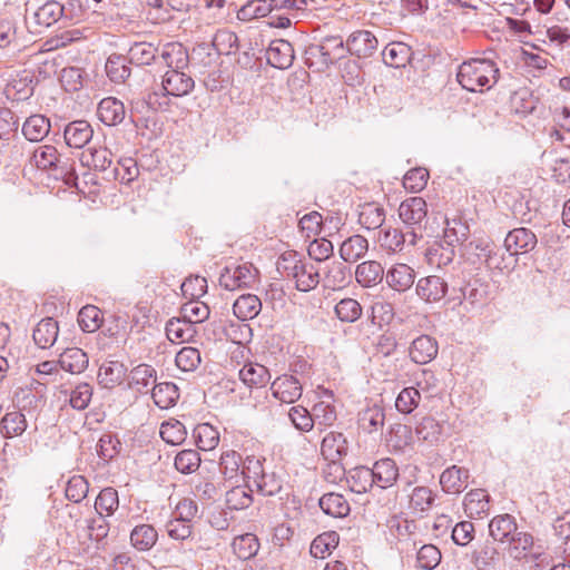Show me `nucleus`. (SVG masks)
I'll list each match as a JSON object with an SVG mask.
<instances>
[{
  "label": "nucleus",
  "mask_w": 570,
  "mask_h": 570,
  "mask_svg": "<svg viewBox=\"0 0 570 570\" xmlns=\"http://www.w3.org/2000/svg\"><path fill=\"white\" fill-rule=\"evenodd\" d=\"M158 540V532L151 524H138L130 532L131 546L138 551H149Z\"/></svg>",
  "instance_id": "obj_35"
},
{
  "label": "nucleus",
  "mask_w": 570,
  "mask_h": 570,
  "mask_svg": "<svg viewBox=\"0 0 570 570\" xmlns=\"http://www.w3.org/2000/svg\"><path fill=\"white\" fill-rule=\"evenodd\" d=\"M252 488L264 497H273L282 491L283 480L274 471H265Z\"/></svg>",
  "instance_id": "obj_48"
},
{
  "label": "nucleus",
  "mask_w": 570,
  "mask_h": 570,
  "mask_svg": "<svg viewBox=\"0 0 570 570\" xmlns=\"http://www.w3.org/2000/svg\"><path fill=\"white\" fill-rule=\"evenodd\" d=\"M185 69L167 70L163 77V89L166 95L183 97L195 86L193 78L184 72Z\"/></svg>",
  "instance_id": "obj_14"
},
{
  "label": "nucleus",
  "mask_w": 570,
  "mask_h": 570,
  "mask_svg": "<svg viewBox=\"0 0 570 570\" xmlns=\"http://www.w3.org/2000/svg\"><path fill=\"white\" fill-rule=\"evenodd\" d=\"M78 324L83 332L92 333L100 327V309L94 305L83 306L78 313Z\"/></svg>",
  "instance_id": "obj_63"
},
{
  "label": "nucleus",
  "mask_w": 570,
  "mask_h": 570,
  "mask_svg": "<svg viewBox=\"0 0 570 570\" xmlns=\"http://www.w3.org/2000/svg\"><path fill=\"white\" fill-rule=\"evenodd\" d=\"M421 393L414 386L404 387L395 400V407L402 414H411L420 404Z\"/></svg>",
  "instance_id": "obj_58"
},
{
  "label": "nucleus",
  "mask_w": 570,
  "mask_h": 570,
  "mask_svg": "<svg viewBox=\"0 0 570 570\" xmlns=\"http://www.w3.org/2000/svg\"><path fill=\"white\" fill-rule=\"evenodd\" d=\"M316 50L322 56V61L325 65L334 63L336 60L344 57L346 49V42L344 43L340 36H326L324 37Z\"/></svg>",
  "instance_id": "obj_23"
},
{
  "label": "nucleus",
  "mask_w": 570,
  "mask_h": 570,
  "mask_svg": "<svg viewBox=\"0 0 570 570\" xmlns=\"http://www.w3.org/2000/svg\"><path fill=\"white\" fill-rule=\"evenodd\" d=\"M272 395L286 404L295 403L301 399L303 384L294 375L284 374L276 377L271 385Z\"/></svg>",
  "instance_id": "obj_8"
},
{
  "label": "nucleus",
  "mask_w": 570,
  "mask_h": 570,
  "mask_svg": "<svg viewBox=\"0 0 570 570\" xmlns=\"http://www.w3.org/2000/svg\"><path fill=\"white\" fill-rule=\"evenodd\" d=\"M507 552L513 560L527 562L543 561L546 554L542 542L524 531H518L509 539Z\"/></svg>",
  "instance_id": "obj_2"
},
{
  "label": "nucleus",
  "mask_w": 570,
  "mask_h": 570,
  "mask_svg": "<svg viewBox=\"0 0 570 570\" xmlns=\"http://www.w3.org/2000/svg\"><path fill=\"white\" fill-rule=\"evenodd\" d=\"M213 47L219 55H232L238 50V37L228 29L218 30L213 38Z\"/></svg>",
  "instance_id": "obj_55"
},
{
  "label": "nucleus",
  "mask_w": 570,
  "mask_h": 570,
  "mask_svg": "<svg viewBox=\"0 0 570 570\" xmlns=\"http://www.w3.org/2000/svg\"><path fill=\"white\" fill-rule=\"evenodd\" d=\"M209 314V307L199 301H190L181 306V317L187 320L194 326L207 320Z\"/></svg>",
  "instance_id": "obj_61"
},
{
  "label": "nucleus",
  "mask_w": 570,
  "mask_h": 570,
  "mask_svg": "<svg viewBox=\"0 0 570 570\" xmlns=\"http://www.w3.org/2000/svg\"><path fill=\"white\" fill-rule=\"evenodd\" d=\"M346 438L340 432L327 433L321 444V452L325 460L336 462L347 454Z\"/></svg>",
  "instance_id": "obj_20"
},
{
  "label": "nucleus",
  "mask_w": 570,
  "mask_h": 570,
  "mask_svg": "<svg viewBox=\"0 0 570 570\" xmlns=\"http://www.w3.org/2000/svg\"><path fill=\"white\" fill-rule=\"evenodd\" d=\"M27 429V420L20 411L8 412L1 420V431L4 438L21 435Z\"/></svg>",
  "instance_id": "obj_50"
},
{
  "label": "nucleus",
  "mask_w": 570,
  "mask_h": 570,
  "mask_svg": "<svg viewBox=\"0 0 570 570\" xmlns=\"http://www.w3.org/2000/svg\"><path fill=\"white\" fill-rule=\"evenodd\" d=\"M422 237V233H416L415 230L402 232L397 228L389 227L380 230L377 240L384 249L397 253L404 249L405 244L414 246Z\"/></svg>",
  "instance_id": "obj_7"
},
{
  "label": "nucleus",
  "mask_w": 570,
  "mask_h": 570,
  "mask_svg": "<svg viewBox=\"0 0 570 570\" xmlns=\"http://www.w3.org/2000/svg\"><path fill=\"white\" fill-rule=\"evenodd\" d=\"M240 381L248 387H263L271 381L267 367L258 363H247L239 370Z\"/></svg>",
  "instance_id": "obj_27"
},
{
  "label": "nucleus",
  "mask_w": 570,
  "mask_h": 570,
  "mask_svg": "<svg viewBox=\"0 0 570 570\" xmlns=\"http://www.w3.org/2000/svg\"><path fill=\"white\" fill-rule=\"evenodd\" d=\"M252 485H237L226 492V505L230 510H243L248 508L253 502Z\"/></svg>",
  "instance_id": "obj_52"
},
{
  "label": "nucleus",
  "mask_w": 570,
  "mask_h": 570,
  "mask_svg": "<svg viewBox=\"0 0 570 570\" xmlns=\"http://www.w3.org/2000/svg\"><path fill=\"white\" fill-rule=\"evenodd\" d=\"M350 489L355 493H365L374 488V481L371 469L367 466H356L352 469L347 476Z\"/></svg>",
  "instance_id": "obj_43"
},
{
  "label": "nucleus",
  "mask_w": 570,
  "mask_h": 570,
  "mask_svg": "<svg viewBox=\"0 0 570 570\" xmlns=\"http://www.w3.org/2000/svg\"><path fill=\"white\" fill-rule=\"evenodd\" d=\"M119 505L118 492L114 488L102 489L95 501V509L98 514L111 515Z\"/></svg>",
  "instance_id": "obj_56"
},
{
  "label": "nucleus",
  "mask_w": 570,
  "mask_h": 570,
  "mask_svg": "<svg viewBox=\"0 0 570 570\" xmlns=\"http://www.w3.org/2000/svg\"><path fill=\"white\" fill-rule=\"evenodd\" d=\"M157 48L150 42H136L129 51V62L137 66H148L156 59Z\"/></svg>",
  "instance_id": "obj_51"
},
{
  "label": "nucleus",
  "mask_w": 570,
  "mask_h": 570,
  "mask_svg": "<svg viewBox=\"0 0 570 570\" xmlns=\"http://www.w3.org/2000/svg\"><path fill=\"white\" fill-rule=\"evenodd\" d=\"M59 334L58 322L52 317L42 318L33 330V341L40 348L51 347Z\"/></svg>",
  "instance_id": "obj_26"
},
{
  "label": "nucleus",
  "mask_w": 570,
  "mask_h": 570,
  "mask_svg": "<svg viewBox=\"0 0 570 570\" xmlns=\"http://www.w3.org/2000/svg\"><path fill=\"white\" fill-rule=\"evenodd\" d=\"M244 458L240 453L228 450L222 453L219 459V470L226 480H235L242 476Z\"/></svg>",
  "instance_id": "obj_37"
},
{
  "label": "nucleus",
  "mask_w": 570,
  "mask_h": 570,
  "mask_svg": "<svg viewBox=\"0 0 570 570\" xmlns=\"http://www.w3.org/2000/svg\"><path fill=\"white\" fill-rule=\"evenodd\" d=\"M266 59L271 66L278 69L291 67L294 60L292 43L284 39L273 40L266 50Z\"/></svg>",
  "instance_id": "obj_17"
},
{
  "label": "nucleus",
  "mask_w": 570,
  "mask_h": 570,
  "mask_svg": "<svg viewBox=\"0 0 570 570\" xmlns=\"http://www.w3.org/2000/svg\"><path fill=\"white\" fill-rule=\"evenodd\" d=\"M470 471L464 466L451 465L440 475V485L448 494H460L469 484Z\"/></svg>",
  "instance_id": "obj_12"
},
{
  "label": "nucleus",
  "mask_w": 570,
  "mask_h": 570,
  "mask_svg": "<svg viewBox=\"0 0 570 570\" xmlns=\"http://www.w3.org/2000/svg\"><path fill=\"white\" fill-rule=\"evenodd\" d=\"M275 10L272 0H250L244 4L237 12L239 20L249 21L268 16Z\"/></svg>",
  "instance_id": "obj_42"
},
{
  "label": "nucleus",
  "mask_w": 570,
  "mask_h": 570,
  "mask_svg": "<svg viewBox=\"0 0 570 570\" xmlns=\"http://www.w3.org/2000/svg\"><path fill=\"white\" fill-rule=\"evenodd\" d=\"M434 494L426 487H416L410 495V509L414 512L423 513L431 509L434 502Z\"/></svg>",
  "instance_id": "obj_59"
},
{
  "label": "nucleus",
  "mask_w": 570,
  "mask_h": 570,
  "mask_svg": "<svg viewBox=\"0 0 570 570\" xmlns=\"http://www.w3.org/2000/svg\"><path fill=\"white\" fill-rule=\"evenodd\" d=\"M441 431L439 422L431 416L423 417L415 428L417 439L430 443L439 440Z\"/></svg>",
  "instance_id": "obj_64"
},
{
  "label": "nucleus",
  "mask_w": 570,
  "mask_h": 570,
  "mask_svg": "<svg viewBox=\"0 0 570 570\" xmlns=\"http://www.w3.org/2000/svg\"><path fill=\"white\" fill-rule=\"evenodd\" d=\"M385 220V210L374 203L362 206L358 214V223L362 227L371 230L382 227Z\"/></svg>",
  "instance_id": "obj_45"
},
{
  "label": "nucleus",
  "mask_w": 570,
  "mask_h": 570,
  "mask_svg": "<svg viewBox=\"0 0 570 570\" xmlns=\"http://www.w3.org/2000/svg\"><path fill=\"white\" fill-rule=\"evenodd\" d=\"M151 396L158 407L169 409L174 406L179 399V390L173 382H163L154 385Z\"/></svg>",
  "instance_id": "obj_40"
},
{
  "label": "nucleus",
  "mask_w": 570,
  "mask_h": 570,
  "mask_svg": "<svg viewBox=\"0 0 570 570\" xmlns=\"http://www.w3.org/2000/svg\"><path fill=\"white\" fill-rule=\"evenodd\" d=\"M50 131V120L43 115H31L22 126V134L30 141L43 139Z\"/></svg>",
  "instance_id": "obj_38"
},
{
  "label": "nucleus",
  "mask_w": 570,
  "mask_h": 570,
  "mask_svg": "<svg viewBox=\"0 0 570 570\" xmlns=\"http://www.w3.org/2000/svg\"><path fill=\"white\" fill-rule=\"evenodd\" d=\"M257 269L249 263L226 266L219 276V285L227 291L252 287L257 279Z\"/></svg>",
  "instance_id": "obj_3"
},
{
  "label": "nucleus",
  "mask_w": 570,
  "mask_h": 570,
  "mask_svg": "<svg viewBox=\"0 0 570 570\" xmlns=\"http://www.w3.org/2000/svg\"><path fill=\"white\" fill-rule=\"evenodd\" d=\"M59 366L71 374L82 373L89 364L88 355L79 347H68L59 356Z\"/></svg>",
  "instance_id": "obj_21"
},
{
  "label": "nucleus",
  "mask_w": 570,
  "mask_h": 570,
  "mask_svg": "<svg viewBox=\"0 0 570 570\" xmlns=\"http://www.w3.org/2000/svg\"><path fill=\"white\" fill-rule=\"evenodd\" d=\"M342 77L345 81L343 88L345 104L346 105H361V89L356 86L362 83L363 73L360 66L355 61H348L345 63Z\"/></svg>",
  "instance_id": "obj_9"
},
{
  "label": "nucleus",
  "mask_w": 570,
  "mask_h": 570,
  "mask_svg": "<svg viewBox=\"0 0 570 570\" xmlns=\"http://www.w3.org/2000/svg\"><path fill=\"white\" fill-rule=\"evenodd\" d=\"M399 217L410 230L422 233V228L428 222L425 199L419 196L404 199L399 207Z\"/></svg>",
  "instance_id": "obj_4"
},
{
  "label": "nucleus",
  "mask_w": 570,
  "mask_h": 570,
  "mask_svg": "<svg viewBox=\"0 0 570 570\" xmlns=\"http://www.w3.org/2000/svg\"><path fill=\"white\" fill-rule=\"evenodd\" d=\"M384 268L376 261H366L357 265L355 271L356 282L363 287H373L384 278Z\"/></svg>",
  "instance_id": "obj_24"
},
{
  "label": "nucleus",
  "mask_w": 570,
  "mask_h": 570,
  "mask_svg": "<svg viewBox=\"0 0 570 570\" xmlns=\"http://www.w3.org/2000/svg\"><path fill=\"white\" fill-rule=\"evenodd\" d=\"M439 352L435 338L430 335H420L414 338L409 348L410 358L416 364H428L433 361Z\"/></svg>",
  "instance_id": "obj_16"
},
{
  "label": "nucleus",
  "mask_w": 570,
  "mask_h": 570,
  "mask_svg": "<svg viewBox=\"0 0 570 570\" xmlns=\"http://www.w3.org/2000/svg\"><path fill=\"white\" fill-rule=\"evenodd\" d=\"M368 250V240L362 235H353L340 246V256L344 262L353 263L361 259Z\"/></svg>",
  "instance_id": "obj_31"
},
{
  "label": "nucleus",
  "mask_w": 570,
  "mask_h": 570,
  "mask_svg": "<svg viewBox=\"0 0 570 570\" xmlns=\"http://www.w3.org/2000/svg\"><path fill=\"white\" fill-rule=\"evenodd\" d=\"M476 249L480 250L479 256L484 257L485 266L489 269L503 273L511 271L517 264L513 253L499 248L489 242H481L476 245Z\"/></svg>",
  "instance_id": "obj_6"
},
{
  "label": "nucleus",
  "mask_w": 570,
  "mask_h": 570,
  "mask_svg": "<svg viewBox=\"0 0 570 570\" xmlns=\"http://www.w3.org/2000/svg\"><path fill=\"white\" fill-rule=\"evenodd\" d=\"M371 469L374 485L380 489H389L399 478V468L391 458L377 460Z\"/></svg>",
  "instance_id": "obj_18"
},
{
  "label": "nucleus",
  "mask_w": 570,
  "mask_h": 570,
  "mask_svg": "<svg viewBox=\"0 0 570 570\" xmlns=\"http://www.w3.org/2000/svg\"><path fill=\"white\" fill-rule=\"evenodd\" d=\"M412 49L404 42L394 41L389 43L383 52V60L393 68L405 67L412 58Z\"/></svg>",
  "instance_id": "obj_29"
},
{
  "label": "nucleus",
  "mask_w": 570,
  "mask_h": 570,
  "mask_svg": "<svg viewBox=\"0 0 570 570\" xmlns=\"http://www.w3.org/2000/svg\"><path fill=\"white\" fill-rule=\"evenodd\" d=\"M499 72L493 60L471 58L460 65L456 79L462 88L472 92H483L498 82Z\"/></svg>",
  "instance_id": "obj_1"
},
{
  "label": "nucleus",
  "mask_w": 570,
  "mask_h": 570,
  "mask_svg": "<svg viewBox=\"0 0 570 570\" xmlns=\"http://www.w3.org/2000/svg\"><path fill=\"white\" fill-rule=\"evenodd\" d=\"M198 449L210 451L218 445L219 433L208 423L198 424L193 432Z\"/></svg>",
  "instance_id": "obj_49"
},
{
  "label": "nucleus",
  "mask_w": 570,
  "mask_h": 570,
  "mask_svg": "<svg viewBox=\"0 0 570 570\" xmlns=\"http://www.w3.org/2000/svg\"><path fill=\"white\" fill-rule=\"evenodd\" d=\"M175 362L179 370L184 372H193L202 363L200 352L196 347L185 346L177 352Z\"/></svg>",
  "instance_id": "obj_60"
},
{
  "label": "nucleus",
  "mask_w": 570,
  "mask_h": 570,
  "mask_svg": "<svg viewBox=\"0 0 570 570\" xmlns=\"http://www.w3.org/2000/svg\"><path fill=\"white\" fill-rule=\"evenodd\" d=\"M379 41L368 30H357L350 35L346 40V49L358 58H368L377 50Z\"/></svg>",
  "instance_id": "obj_11"
},
{
  "label": "nucleus",
  "mask_w": 570,
  "mask_h": 570,
  "mask_svg": "<svg viewBox=\"0 0 570 570\" xmlns=\"http://www.w3.org/2000/svg\"><path fill=\"white\" fill-rule=\"evenodd\" d=\"M160 58L169 68L168 70L186 69L189 63L187 49L179 42L166 43L161 49Z\"/></svg>",
  "instance_id": "obj_25"
},
{
  "label": "nucleus",
  "mask_w": 570,
  "mask_h": 570,
  "mask_svg": "<svg viewBox=\"0 0 570 570\" xmlns=\"http://www.w3.org/2000/svg\"><path fill=\"white\" fill-rule=\"evenodd\" d=\"M63 16V6L57 1H48L35 12V21L38 26L48 28Z\"/></svg>",
  "instance_id": "obj_46"
},
{
  "label": "nucleus",
  "mask_w": 570,
  "mask_h": 570,
  "mask_svg": "<svg viewBox=\"0 0 570 570\" xmlns=\"http://www.w3.org/2000/svg\"><path fill=\"white\" fill-rule=\"evenodd\" d=\"M537 243V236L531 229L519 227L508 233L504 239V247L507 252H511L517 256L521 253L531 252L535 248Z\"/></svg>",
  "instance_id": "obj_13"
},
{
  "label": "nucleus",
  "mask_w": 570,
  "mask_h": 570,
  "mask_svg": "<svg viewBox=\"0 0 570 570\" xmlns=\"http://www.w3.org/2000/svg\"><path fill=\"white\" fill-rule=\"evenodd\" d=\"M175 468L184 474L195 472L200 465V455L196 450H183L175 456Z\"/></svg>",
  "instance_id": "obj_62"
},
{
  "label": "nucleus",
  "mask_w": 570,
  "mask_h": 570,
  "mask_svg": "<svg viewBox=\"0 0 570 570\" xmlns=\"http://www.w3.org/2000/svg\"><path fill=\"white\" fill-rule=\"evenodd\" d=\"M417 296L426 303L440 302L449 291L448 283L438 275H430L417 281L415 287Z\"/></svg>",
  "instance_id": "obj_10"
},
{
  "label": "nucleus",
  "mask_w": 570,
  "mask_h": 570,
  "mask_svg": "<svg viewBox=\"0 0 570 570\" xmlns=\"http://www.w3.org/2000/svg\"><path fill=\"white\" fill-rule=\"evenodd\" d=\"M335 315L341 322L354 323L363 313L361 304L354 298H343L335 305Z\"/></svg>",
  "instance_id": "obj_54"
},
{
  "label": "nucleus",
  "mask_w": 570,
  "mask_h": 570,
  "mask_svg": "<svg viewBox=\"0 0 570 570\" xmlns=\"http://www.w3.org/2000/svg\"><path fill=\"white\" fill-rule=\"evenodd\" d=\"M186 435V428L178 420L167 421L160 425V436L167 444H181L185 441Z\"/></svg>",
  "instance_id": "obj_57"
},
{
  "label": "nucleus",
  "mask_w": 570,
  "mask_h": 570,
  "mask_svg": "<svg viewBox=\"0 0 570 570\" xmlns=\"http://www.w3.org/2000/svg\"><path fill=\"white\" fill-rule=\"evenodd\" d=\"M31 161L41 170H58L60 166L58 150L51 145L38 147L32 154Z\"/></svg>",
  "instance_id": "obj_44"
},
{
  "label": "nucleus",
  "mask_w": 570,
  "mask_h": 570,
  "mask_svg": "<svg viewBox=\"0 0 570 570\" xmlns=\"http://www.w3.org/2000/svg\"><path fill=\"white\" fill-rule=\"evenodd\" d=\"M299 271L294 277L296 288L301 292H309L320 283V271L313 264L304 263L299 265Z\"/></svg>",
  "instance_id": "obj_53"
},
{
  "label": "nucleus",
  "mask_w": 570,
  "mask_h": 570,
  "mask_svg": "<svg viewBox=\"0 0 570 570\" xmlns=\"http://www.w3.org/2000/svg\"><path fill=\"white\" fill-rule=\"evenodd\" d=\"M469 234V225L460 217L446 218L443 239L450 248L445 249L444 254H441V261L438 262V265L451 263L454 256V246L463 244L468 239Z\"/></svg>",
  "instance_id": "obj_5"
},
{
  "label": "nucleus",
  "mask_w": 570,
  "mask_h": 570,
  "mask_svg": "<svg viewBox=\"0 0 570 570\" xmlns=\"http://www.w3.org/2000/svg\"><path fill=\"white\" fill-rule=\"evenodd\" d=\"M125 375L126 367L122 363L117 361H106L99 368L98 380L104 387L111 389L120 384Z\"/></svg>",
  "instance_id": "obj_36"
},
{
  "label": "nucleus",
  "mask_w": 570,
  "mask_h": 570,
  "mask_svg": "<svg viewBox=\"0 0 570 570\" xmlns=\"http://www.w3.org/2000/svg\"><path fill=\"white\" fill-rule=\"evenodd\" d=\"M489 532L494 541L504 543L518 532V525L514 517L511 514H500L494 517L489 523Z\"/></svg>",
  "instance_id": "obj_22"
},
{
  "label": "nucleus",
  "mask_w": 570,
  "mask_h": 570,
  "mask_svg": "<svg viewBox=\"0 0 570 570\" xmlns=\"http://www.w3.org/2000/svg\"><path fill=\"white\" fill-rule=\"evenodd\" d=\"M490 497L483 489L468 492L463 500L464 511L470 517H480L489 510Z\"/></svg>",
  "instance_id": "obj_41"
},
{
  "label": "nucleus",
  "mask_w": 570,
  "mask_h": 570,
  "mask_svg": "<svg viewBox=\"0 0 570 570\" xmlns=\"http://www.w3.org/2000/svg\"><path fill=\"white\" fill-rule=\"evenodd\" d=\"M320 508L322 511L334 518H343L350 513V504L347 500L340 493H326L320 499Z\"/></svg>",
  "instance_id": "obj_39"
},
{
  "label": "nucleus",
  "mask_w": 570,
  "mask_h": 570,
  "mask_svg": "<svg viewBox=\"0 0 570 570\" xmlns=\"http://www.w3.org/2000/svg\"><path fill=\"white\" fill-rule=\"evenodd\" d=\"M166 336L171 342H190L197 334L196 326L184 317L171 318L166 324Z\"/></svg>",
  "instance_id": "obj_32"
},
{
  "label": "nucleus",
  "mask_w": 570,
  "mask_h": 570,
  "mask_svg": "<svg viewBox=\"0 0 570 570\" xmlns=\"http://www.w3.org/2000/svg\"><path fill=\"white\" fill-rule=\"evenodd\" d=\"M94 130L88 121L75 120L65 128L66 144L71 148H82L92 138Z\"/></svg>",
  "instance_id": "obj_19"
},
{
  "label": "nucleus",
  "mask_w": 570,
  "mask_h": 570,
  "mask_svg": "<svg viewBox=\"0 0 570 570\" xmlns=\"http://www.w3.org/2000/svg\"><path fill=\"white\" fill-rule=\"evenodd\" d=\"M106 73L112 82L122 83L130 76V68L121 55H110L106 61Z\"/></svg>",
  "instance_id": "obj_47"
},
{
  "label": "nucleus",
  "mask_w": 570,
  "mask_h": 570,
  "mask_svg": "<svg viewBox=\"0 0 570 570\" xmlns=\"http://www.w3.org/2000/svg\"><path fill=\"white\" fill-rule=\"evenodd\" d=\"M262 311V302L257 295L243 294L233 304L234 315L242 320H253Z\"/></svg>",
  "instance_id": "obj_34"
},
{
  "label": "nucleus",
  "mask_w": 570,
  "mask_h": 570,
  "mask_svg": "<svg viewBox=\"0 0 570 570\" xmlns=\"http://www.w3.org/2000/svg\"><path fill=\"white\" fill-rule=\"evenodd\" d=\"M351 279V271L341 262H332L326 265L323 285L325 288L340 289L346 286Z\"/></svg>",
  "instance_id": "obj_28"
},
{
  "label": "nucleus",
  "mask_w": 570,
  "mask_h": 570,
  "mask_svg": "<svg viewBox=\"0 0 570 570\" xmlns=\"http://www.w3.org/2000/svg\"><path fill=\"white\" fill-rule=\"evenodd\" d=\"M415 271L407 264L396 263L392 265L386 274L387 285L396 292L403 293L410 289L415 282Z\"/></svg>",
  "instance_id": "obj_15"
},
{
  "label": "nucleus",
  "mask_w": 570,
  "mask_h": 570,
  "mask_svg": "<svg viewBox=\"0 0 570 570\" xmlns=\"http://www.w3.org/2000/svg\"><path fill=\"white\" fill-rule=\"evenodd\" d=\"M129 385L139 393H146L156 385V371L151 365L140 364L134 367L129 374Z\"/></svg>",
  "instance_id": "obj_33"
},
{
  "label": "nucleus",
  "mask_w": 570,
  "mask_h": 570,
  "mask_svg": "<svg viewBox=\"0 0 570 570\" xmlns=\"http://www.w3.org/2000/svg\"><path fill=\"white\" fill-rule=\"evenodd\" d=\"M112 154L106 147H89L80 155L82 166L105 171L111 165Z\"/></svg>",
  "instance_id": "obj_30"
}]
</instances>
